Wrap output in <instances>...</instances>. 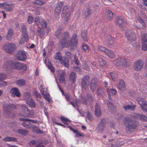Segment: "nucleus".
I'll return each instance as SVG.
<instances>
[{"mask_svg":"<svg viewBox=\"0 0 147 147\" xmlns=\"http://www.w3.org/2000/svg\"><path fill=\"white\" fill-rule=\"evenodd\" d=\"M16 105L13 104H6L3 106V109L4 113L9 117H12L14 116L15 114L13 110H16Z\"/></svg>","mask_w":147,"mask_h":147,"instance_id":"obj_3","label":"nucleus"},{"mask_svg":"<svg viewBox=\"0 0 147 147\" xmlns=\"http://www.w3.org/2000/svg\"><path fill=\"white\" fill-rule=\"evenodd\" d=\"M30 94L29 92L25 93L24 94V97L26 102V103L29 100H30V99L32 98L30 97Z\"/></svg>","mask_w":147,"mask_h":147,"instance_id":"obj_41","label":"nucleus"},{"mask_svg":"<svg viewBox=\"0 0 147 147\" xmlns=\"http://www.w3.org/2000/svg\"><path fill=\"white\" fill-rule=\"evenodd\" d=\"M34 3L36 5V6L37 5L40 6L44 4L45 3L44 1H43L40 0H37L34 1Z\"/></svg>","mask_w":147,"mask_h":147,"instance_id":"obj_51","label":"nucleus"},{"mask_svg":"<svg viewBox=\"0 0 147 147\" xmlns=\"http://www.w3.org/2000/svg\"><path fill=\"white\" fill-rule=\"evenodd\" d=\"M132 117L143 121H146L147 120L146 116L142 114L134 113Z\"/></svg>","mask_w":147,"mask_h":147,"instance_id":"obj_18","label":"nucleus"},{"mask_svg":"<svg viewBox=\"0 0 147 147\" xmlns=\"http://www.w3.org/2000/svg\"><path fill=\"white\" fill-rule=\"evenodd\" d=\"M144 62L141 59L136 61L133 65L134 69L136 71L141 70L143 67Z\"/></svg>","mask_w":147,"mask_h":147,"instance_id":"obj_12","label":"nucleus"},{"mask_svg":"<svg viewBox=\"0 0 147 147\" xmlns=\"http://www.w3.org/2000/svg\"><path fill=\"white\" fill-rule=\"evenodd\" d=\"M107 39H108V44L111 45L113 42V41L112 40V38L110 36H108Z\"/></svg>","mask_w":147,"mask_h":147,"instance_id":"obj_61","label":"nucleus"},{"mask_svg":"<svg viewBox=\"0 0 147 147\" xmlns=\"http://www.w3.org/2000/svg\"><path fill=\"white\" fill-rule=\"evenodd\" d=\"M105 53L107 56L111 58H114L115 56L113 52L110 50L107 49Z\"/></svg>","mask_w":147,"mask_h":147,"instance_id":"obj_36","label":"nucleus"},{"mask_svg":"<svg viewBox=\"0 0 147 147\" xmlns=\"http://www.w3.org/2000/svg\"><path fill=\"white\" fill-rule=\"evenodd\" d=\"M138 103L141 108L145 111L147 112V102L143 98L137 99Z\"/></svg>","mask_w":147,"mask_h":147,"instance_id":"obj_14","label":"nucleus"},{"mask_svg":"<svg viewBox=\"0 0 147 147\" xmlns=\"http://www.w3.org/2000/svg\"><path fill=\"white\" fill-rule=\"evenodd\" d=\"M142 41V49L144 51L147 50V34H143L141 36Z\"/></svg>","mask_w":147,"mask_h":147,"instance_id":"obj_16","label":"nucleus"},{"mask_svg":"<svg viewBox=\"0 0 147 147\" xmlns=\"http://www.w3.org/2000/svg\"><path fill=\"white\" fill-rule=\"evenodd\" d=\"M125 36L127 39L130 41H134L136 38V35L133 30H127L125 33Z\"/></svg>","mask_w":147,"mask_h":147,"instance_id":"obj_9","label":"nucleus"},{"mask_svg":"<svg viewBox=\"0 0 147 147\" xmlns=\"http://www.w3.org/2000/svg\"><path fill=\"white\" fill-rule=\"evenodd\" d=\"M13 68L18 70H21L22 71H26L27 69L26 66L25 64L16 61H13Z\"/></svg>","mask_w":147,"mask_h":147,"instance_id":"obj_6","label":"nucleus"},{"mask_svg":"<svg viewBox=\"0 0 147 147\" xmlns=\"http://www.w3.org/2000/svg\"><path fill=\"white\" fill-rule=\"evenodd\" d=\"M138 20L140 23V24L143 26H145L144 22L140 17H138Z\"/></svg>","mask_w":147,"mask_h":147,"instance_id":"obj_54","label":"nucleus"},{"mask_svg":"<svg viewBox=\"0 0 147 147\" xmlns=\"http://www.w3.org/2000/svg\"><path fill=\"white\" fill-rule=\"evenodd\" d=\"M81 36L84 41H86L87 39L86 31V30H82L81 32Z\"/></svg>","mask_w":147,"mask_h":147,"instance_id":"obj_45","label":"nucleus"},{"mask_svg":"<svg viewBox=\"0 0 147 147\" xmlns=\"http://www.w3.org/2000/svg\"><path fill=\"white\" fill-rule=\"evenodd\" d=\"M44 95H43L44 98L48 102H49L50 100L49 98V95L47 93Z\"/></svg>","mask_w":147,"mask_h":147,"instance_id":"obj_64","label":"nucleus"},{"mask_svg":"<svg viewBox=\"0 0 147 147\" xmlns=\"http://www.w3.org/2000/svg\"><path fill=\"white\" fill-rule=\"evenodd\" d=\"M13 4L11 3H9L7 2H5L3 3H0V8H3L4 9L7 6H12Z\"/></svg>","mask_w":147,"mask_h":147,"instance_id":"obj_39","label":"nucleus"},{"mask_svg":"<svg viewBox=\"0 0 147 147\" xmlns=\"http://www.w3.org/2000/svg\"><path fill=\"white\" fill-rule=\"evenodd\" d=\"M136 107L135 105H131L130 106L129 105L123 106V108L124 109L125 111L127 110L133 111Z\"/></svg>","mask_w":147,"mask_h":147,"instance_id":"obj_34","label":"nucleus"},{"mask_svg":"<svg viewBox=\"0 0 147 147\" xmlns=\"http://www.w3.org/2000/svg\"><path fill=\"white\" fill-rule=\"evenodd\" d=\"M11 6H7L5 9L6 11H11L13 10V7Z\"/></svg>","mask_w":147,"mask_h":147,"instance_id":"obj_63","label":"nucleus"},{"mask_svg":"<svg viewBox=\"0 0 147 147\" xmlns=\"http://www.w3.org/2000/svg\"><path fill=\"white\" fill-rule=\"evenodd\" d=\"M98 49L99 50L104 52L105 53L106 52V51L107 50L106 49L105 47L100 45H99L98 46Z\"/></svg>","mask_w":147,"mask_h":147,"instance_id":"obj_59","label":"nucleus"},{"mask_svg":"<svg viewBox=\"0 0 147 147\" xmlns=\"http://www.w3.org/2000/svg\"><path fill=\"white\" fill-rule=\"evenodd\" d=\"M91 11L89 8H87L86 10L84 11L83 12V15L84 17H88L90 14Z\"/></svg>","mask_w":147,"mask_h":147,"instance_id":"obj_40","label":"nucleus"},{"mask_svg":"<svg viewBox=\"0 0 147 147\" xmlns=\"http://www.w3.org/2000/svg\"><path fill=\"white\" fill-rule=\"evenodd\" d=\"M105 4L107 5H109L111 4V3L115 1V0H104Z\"/></svg>","mask_w":147,"mask_h":147,"instance_id":"obj_60","label":"nucleus"},{"mask_svg":"<svg viewBox=\"0 0 147 147\" xmlns=\"http://www.w3.org/2000/svg\"><path fill=\"white\" fill-rule=\"evenodd\" d=\"M13 33V30L11 29H9L7 32L6 38L7 40H9L12 37Z\"/></svg>","mask_w":147,"mask_h":147,"instance_id":"obj_43","label":"nucleus"},{"mask_svg":"<svg viewBox=\"0 0 147 147\" xmlns=\"http://www.w3.org/2000/svg\"><path fill=\"white\" fill-rule=\"evenodd\" d=\"M79 101L80 102L83 104L85 105L87 104V102L86 100V98H85L83 96H81L80 99Z\"/></svg>","mask_w":147,"mask_h":147,"instance_id":"obj_46","label":"nucleus"},{"mask_svg":"<svg viewBox=\"0 0 147 147\" xmlns=\"http://www.w3.org/2000/svg\"><path fill=\"white\" fill-rule=\"evenodd\" d=\"M29 37L27 34H22L21 35V38L20 41V43L21 44H24L25 42L28 41L29 39Z\"/></svg>","mask_w":147,"mask_h":147,"instance_id":"obj_27","label":"nucleus"},{"mask_svg":"<svg viewBox=\"0 0 147 147\" xmlns=\"http://www.w3.org/2000/svg\"><path fill=\"white\" fill-rule=\"evenodd\" d=\"M15 56L18 60L21 61L25 60L27 58L25 52L21 50L17 51Z\"/></svg>","mask_w":147,"mask_h":147,"instance_id":"obj_11","label":"nucleus"},{"mask_svg":"<svg viewBox=\"0 0 147 147\" xmlns=\"http://www.w3.org/2000/svg\"><path fill=\"white\" fill-rule=\"evenodd\" d=\"M26 103L27 104H29L33 107H35L36 106L35 102L34 100L32 99V98L30 99V100H29Z\"/></svg>","mask_w":147,"mask_h":147,"instance_id":"obj_47","label":"nucleus"},{"mask_svg":"<svg viewBox=\"0 0 147 147\" xmlns=\"http://www.w3.org/2000/svg\"><path fill=\"white\" fill-rule=\"evenodd\" d=\"M98 81L96 79H92L90 86V88L92 92H94L98 84Z\"/></svg>","mask_w":147,"mask_h":147,"instance_id":"obj_22","label":"nucleus"},{"mask_svg":"<svg viewBox=\"0 0 147 147\" xmlns=\"http://www.w3.org/2000/svg\"><path fill=\"white\" fill-rule=\"evenodd\" d=\"M54 59L59 61L60 63L66 67H69V63L68 60L65 58H62L59 52H57L54 56Z\"/></svg>","mask_w":147,"mask_h":147,"instance_id":"obj_5","label":"nucleus"},{"mask_svg":"<svg viewBox=\"0 0 147 147\" xmlns=\"http://www.w3.org/2000/svg\"><path fill=\"white\" fill-rule=\"evenodd\" d=\"M10 93L11 94V96L13 97L16 96L17 97H20L21 95L18 89L15 87L11 89Z\"/></svg>","mask_w":147,"mask_h":147,"instance_id":"obj_21","label":"nucleus"},{"mask_svg":"<svg viewBox=\"0 0 147 147\" xmlns=\"http://www.w3.org/2000/svg\"><path fill=\"white\" fill-rule=\"evenodd\" d=\"M48 66L49 69L50 70L51 72H54L55 71V69L53 66L51 65L50 62H48Z\"/></svg>","mask_w":147,"mask_h":147,"instance_id":"obj_56","label":"nucleus"},{"mask_svg":"<svg viewBox=\"0 0 147 147\" xmlns=\"http://www.w3.org/2000/svg\"><path fill=\"white\" fill-rule=\"evenodd\" d=\"M55 35L58 38H62L60 43L63 46H71V48L73 49L77 45L78 40L77 38V35L75 34L72 35L70 41L69 43V33L67 32L63 31L62 28L57 30Z\"/></svg>","mask_w":147,"mask_h":147,"instance_id":"obj_1","label":"nucleus"},{"mask_svg":"<svg viewBox=\"0 0 147 147\" xmlns=\"http://www.w3.org/2000/svg\"><path fill=\"white\" fill-rule=\"evenodd\" d=\"M33 129H34L33 130V131L34 132L39 133L40 134H42L43 133L42 131H41L38 128H37L36 126V127L34 128Z\"/></svg>","mask_w":147,"mask_h":147,"instance_id":"obj_57","label":"nucleus"},{"mask_svg":"<svg viewBox=\"0 0 147 147\" xmlns=\"http://www.w3.org/2000/svg\"><path fill=\"white\" fill-rule=\"evenodd\" d=\"M123 122L127 129L126 130L128 133H133L137 130L138 125V121H134L130 118L125 117Z\"/></svg>","mask_w":147,"mask_h":147,"instance_id":"obj_2","label":"nucleus"},{"mask_svg":"<svg viewBox=\"0 0 147 147\" xmlns=\"http://www.w3.org/2000/svg\"><path fill=\"white\" fill-rule=\"evenodd\" d=\"M22 123V126L27 129H34L36 127V125L31 123L29 121H28L24 120Z\"/></svg>","mask_w":147,"mask_h":147,"instance_id":"obj_20","label":"nucleus"},{"mask_svg":"<svg viewBox=\"0 0 147 147\" xmlns=\"http://www.w3.org/2000/svg\"><path fill=\"white\" fill-rule=\"evenodd\" d=\"M115 22L116 25L121 28H123L124 24L126 23L125 20L122 17L120 16L116 18Z\"/></svg>","mask_w":147,"mask_h":147,"instance_id":"obj_15","label":"nucleus"},{"mask_svg":"<svg viewBox=\"0 0 147 147\" xmlns=\"http://www.w3.org/2000/svg\"><path fill=\"white\" fill-rule=\"evenodd\" d=\"M60 119L62 121V122L65 125H68V123L66 121V118L63 117H61L60 118Z\"/></svg>","mask_w":147,"mask_h":147,"instance_id":"obj_58","label":"nucleus"},{"mask_svg":"<svg viewBox=\"0 0 147 147\" xmlns=\"http://www.w3.org/2000/svg\"><path fill=\"white\" fill-rule=\"evenodd\" d=\"M4 49L9 53H11L16 50L17 47L13 43H8L4 46Z\"/></svg>","mask_w":147,"mask_h":147,"instance_id":"obj_7","label":"nucleus"},{"mask_svg":"<svg viewBox=\"0 0 147 147\" xmlns=\"http://www.w3.org/2000/svg\"><path fill=\"white\" fill-rule=\"evenodd\" d=\"M22 34H27V28L25 25H22L20 26Z\"/></svg>","mask_w":147,"mask_h":147,"instance_id":"obj_38","label":"nucleus"},{"mask_svg":"<svg viewBox=\"0 0 147 147\" xmlns=\"http://www.w3.org/2000/svg\"><path fill=\"white\" fill-rule=\"evenodd\" d=\"M65 75V72L63 71H62L60 75L59 81L60 82L63 83L65 82V80L64 77Z\"/></svg>","mask_w":147,"mask_h":147,"instance_id":"obj_37","label":"nucleus"},{"mask_svg":"<svg viewBox=\"0 0 147 147\" xmlns=\"http://www.w3.org/2000/svg\"><path fill=\"white\" fill-rule=\"evenodd\" d=\"M63 5V3L60 1L56 5L55 9V11L56 13H59L61 12L62 6Z\"/></svg>","mask_w":147,"mask_h":147,"instance_id":"obj_28","label":"nucleus"},{"mask_svg":"<svg viewBox=\"0 0 147 147\" xmlns=\"http://www.w3.org/2000/svg\"><path fill=\"white\" fill-rule=\"evenodd\" d=\"M109 74L113 80H116L117 77V74L116 72H110Z\"/></svg>","mask_w":147,"mask_h":147,"instance_id":"obj_44","label":"nucleus"},{"mask_svg":"<svg viewBox=\"0 0 147 147\" xmlns=\"http://www.w3.org/2000/svg\"><path fill=\"white\" fill-rule=\"evenodd\" d=\"M20 121H22L23 120H26L28 121H31L32 123H38V121L36 120H33L32 119H24L23 118H20L19 119Z\"/></svg>","mask_w":147,"mask_h":147,"instance_id":"obj_50","label":"nucleus"},{"mask_svg":"<svg viewBox=\"0 0 147 147\" xmlns=\"http://www.w3.org/2000/svg\"><path fill=\"white\" fill-rule=\"evenodd\" d=\"M26 83L25 80L23 79H19L16 80V84L19 86L22 87L25 85Z\"/></svg>","mask_w":147,"mask_h":147,"instance_id":"obj_31","label":"nucleus"},{"mask_svg":"<svg viewBox=\"0 0 147 147\" xmlns=\"http://www.w3.org/2000/svg\"><path fill=\"white\" fill-rule=\"evenodd\" d=\"M90 78L89 76L86 75L82 78L81 80L80 85L83 91H85L88 88L90 83Z\"/></svg>","mask_w":147,"mask_h":147,"instance_id":"obj_4","label":"nucleus"},{"mask_svg":"<svg viewBox=\"0 0 147 147\" xmlns=\"http://www.w3.org/2000/svg\"><path fill=\"white\" fill-rule=\"evenodd\" d=\"M86 100L87 104H91L93 101V98L91 94H87L86 96Z\"/></svg>","mask_w":147,"mask_h":147,"instance_id":"obj_32","label":"nucleus"},{"mask_svg":"<svg viewBox=\"0 0 147 147\" xmlns=\"http://www.w3.org/2000/svg\"><path fill=\"white\" fill-rule=\"evenodd\" d=\"M13 61L9 60L4 64V68L7 71L11 68H13Z\"/></svg>","mask_w":147,"mask_h":147,"instance_id":"obj_24","label":"nucleus"},{"mask_svg":"<svg viewBox=\"0 0 147 147\" xmlns=\"http://www.w3.org/2000/svg\"><path fill=\"white\" fill-rule=\"evenodd\" d=\"M113 13L109 9L105 10V16L106 19L107 20H110L113 18Z\"/></svg>","mask_w":147,"mask_h":147,"instance_id":"obj_26","label":"nucleus"},{"mask_svg":"<svg viewBox=\"0 0 147 147\" xmlns=\"http://www.w3.org/2000/svg\"><path fill=\"white\" fill-rule=\"evenodd\" d=\"M35 24L36 25L40 24L42 28H46L47 26V22L44 19H40L38 16L35 17L34 21Z\"/></svg>","mask_w":147,"mask_h":147,"instance_id":"obj_10","label":"nucleus"},{"mask_svg":"<svg viewBox=\"0 0 147 147\" xmlns=\"http://www.w3.org/2000/svg\"><path fill=\"white\" fill-rule=\"evenodd\" d=\"M98 61L99 62L100 65L101 66H104L106 64V62L101 57H97Z\"/></svg>","mask_w":147,"mask_h":147,"instance_id":"obj_33","label":"nucleus"},{"mask_svg":"<svg viewBox=\"0 0 147 147\" xmlns=\"http://www.w3.org/2000/svg\"><path fill=\"white\" fill-rule=\"evenodd\" d=\"M34 20L33 18L31 16H29L27 20L29 24H31L32 23Z\"/></svg>","mask_w":147,"mask_h":147,"instance_id":"obj_62","label":"nucleus"},{"mask_svg":"<svg viewBox=\"0 0 147 147\" xmlns=\"http://www.w3.org/2000/svg\"><path fill=\"white\" fill-rule=\"evenodd\" d=\"M107 105L111 111V112L114 111L115 110V106L111 102H109L107 104Z\"/></svg>","mask_w":147,"mask_h":147,"instance_id":"obj_42","label":"nucleus"},{"mask_svg":"<svg viewBox=\"0 0 147 147\" xmlns=\"http://www.w3.org/2000/svg\"><path fill=\"white\" fill-rule=\"evenodd\" d=\"M129 60L128 59L120 58L117 60L116 65L118 66L126 65L129 64Z\"/></svg>","mask_w":147,"mask_h":147,"instance_id":"obj_19","label":"nucleus"},{"mask_svg":"<svg viewBox=\"0 0 147 147\" xmlns=\"http://www.w3.org/2000/svg\"><path fill=\"white\" fill-rule=\"evenodd\" d=\"M18 132L21 135H25L28 133V131L26 130L22 129H18Z\"/></svg>","mask_w":147,"mask_h":147,"instance_id":"obj_53","label":"nucleus"},{"mask_svg":"<svg viewBox=\"0 0 147 147\" xmlns=\"http://www.w3.org/2000/svg\"><path fill=\"white\" fill-rule=\"evenodd\" d=\"M94 114L97 117H100L101 114L100 108L99 105L98 103H96L95 105Z\"/></svg>","mask_w":147,"mask_h":147,"instance_id":"obj_23","label":"nucleus"},{"mask_svg":"<svg viewBox=\"0 0 147 147\" xmlns=\"http://www.w3.org/2000/svg\"><path fill=\"white\" fill-rule=\"evenodd\" d=\"M71 10V8L70 7L69 5H65L63 8L62 16L63 17H66V20H68L69 19V17L71 15L70 11Z\"/></svg>","mask_w":147,"mask_h":147,"instance_id":"obj_8","label":"nucleus"},{"mask_svg":"<svg viewBox=\"0 0 147 147\" xmlns=\"http://www.w3.org/2000/svg\"><path fill=\"white\" fill-rule=\"evenodd\" d=\"M37 32H38L40 36V37H42L45 34V30L42 29L38 30Z\"/></svg>","mask_w":147,"mask_h":147,"instance_id":"obj_55","label":"nucleus"},{"mask_svg":"<svg viewBox=\"0 0 147 147\" xmlns=\"http://www.w3.org/2000/svg\"><path fill=\"white\" fill-rule=\"evenodd\" d=\"M23 111L25 112V114L24 115L20 114L21 115L24 116L25 117H30L29 115H33V111L29 109L25 105H22L21 107Z\"/></svg>","mask_w":147,"mask_h":147,"instance_id":"obj_13","label":"nucleus"},{"mask_svg":"<svg viewBox=\"0 0 147 147\" xmlns=\"http://www.w3.org/2000/svg\"><path fill=\"white\" fill-rule=\"evenodd\" d=\"M107 92L109 96V93H111L113 95H114L116 94V91L114 89H107Z\"/></svg>","mask_w":147,"mask_h":147,"instance_id":"obj_52","label":"nucleus"},{"mask_svg":"<svg viewBox=\"0 0 147 147\" xmlns=\"http://www.w3.org/2000/svg\"><path fill=\"white\" fill-rule=\"evenodd\" d=\"M106 123L107 120L105 119H103L101 120L97 127V129L98 132H101L102 131L105 127Z\"/></svg>","mask_w":147,"mask_h":147,"instance_id":"obj_17","label":"nucleus"},{"mask_svg":"<svg viewBox=\"0 0 147 147\" xmlns=\"http://www.w3.org/2000/svg\"><path fill=\"white\" fill-rule=\"evenodd\" d=\"M105 91L103 88L100 87L97 90V93L99 96H102L105 95Z\"/></svg>","mask_w":147,"mask_h":147,"instance_id":"obj_35","label":"nucleus"},{"mask_svg":"<svg viewBox=\"0 0 147 147\" xmlns=\"http://www.w3.org/2000/svg\"><path fill=\"white\" fill-rule=\"evenodd\" d=\"M65 57L66 58L65 59H67L68 61L69 59H71L73 57L72 54L69 52H66L65 53Z\"/></svg>","mask_w":147,"mask_h":147,"instance_id":"obj_49","label":"nucleus"},{"mask_svg":"<svg viewBox=\"0 0 147 147\" xmlns=\"http://www.w3.org/2000/svg\"><path fill=\"white\" fill-rule=\"evenodd\" d=\"M76 78V75L74 72H71L69 74V79L71 83H73L75 82Z\"/></svg>","mask_w":147,"mask_h":147,"instance_id":"obj_29","label":"nucleus"},{"mask_svg":"<svg viewBox=\"0 0 147 147\" xmlns=\"http://www.w3.org/2000/svg\"><path fill=\"white\" fill-rule=\"evenodd\" d=\"M3 140L5 142H14L17 141V139L14 137L9 136L5 137L3 139Z\"/></svg>","mask_w":147,"mask_h":147,"instance_id":"obj_30","label":"nucleus"},{"mask_svg":"<svg viewBox=\"0 0 147 147\" xmlns=\"http://www.w3.org/2000/svg\"><path fill=\"white\" fill-rule=\"evenodd\" d=\"M82 50L85 52H88L89 51V47L85 43L82 44Z\"/></svg>","mask_w":147,"mask_h":147,"instance_id":"obj_48","label":"nucleus"},{"mask_svg":"<svg viewBox=\"0 0 147 147\" xmlns=\"http://www.w3.org/2000/svg\"><path fill=\"white\" fill-rule=\"evenodd\" d=\"M125 82L123 80H121L117 84L116 86L120 90H123L125 88Z\"/></svg>","mask_w":147,"mask_h":147,"instance_id":"obj_25","label":"nucleus"}]
</instances>
